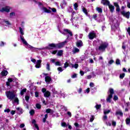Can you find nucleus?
I'll list each match as a JSON object with an SVG mask.
<instances>
[{
  "label": "nucleus",
  "instance_id": "obj_3",
  "mask_svg": "<svg viewBox=\"0 0 130 130\" xmlns=\"http://www.w3.org/2000/svg\"><path fill=\"white\" fill-rule=\"evenodd\" d=\"M6 96L9 100H13L16 98V94L14 93L13 91H8L6 92Z\"/></svg>",
  "mask_w": 130,
  "mask_h": 130
},
{
  "label": "nucleus",
  "instance_id": "obj_39",
  "mask_svg": "<svg viewBox=\"0 0 130 130\" xmlns=\"http://www.w3.org/2000/svg\"><path fill=\"white\" fill-rule=\"evenodd\" d=\"M116 114H118L119 115L122 116L123 114L122 113V112H121V111H118L116 112Z\"/></svg>",
  "mask_w": 130,
  "mask_h": 130
},
{
  "label": "nucleus",
  "instance_id": "obj_43",
  "mask_svg": "<svg viewBox=\"0 0 130 130\" xmlns=\"http://www.w3.org/2000/svg\"><path fill=\"white\" fill-rule=\"evenodd\" d=\"M113 62H114V60L111 59L108 62V64H112L113 63Z\"/></svg>",
  "mask_w": 130,
  "mask_h": 130
},
{
  "label": "nucleus",
  "instance_id": "obj_51",
  "mask_svg": "<svg viewBox=\"0 0 130 130\" xmlns=\"http://www.w3.org/2000/svg\"><path fill=\"white\" fill-rule=\"evenodd\" d=\"M11 112V110L10 109H7L4 110V112H7V113H9V112Z\"/></svg>",
  "mask_w": 130,
  "mask_h": 130
},
{
  "label": "nucleus",
  "instance_id": "obj_8",
  "mask_svg": "<svg viewBox=\"0 0 130 130\" xmlns=\"http://www.w3.org/2000/svg\"><path fill=\"white\" fill-rule=\"evenodd\" d=\"M121 14L124 16L125 17V18H127V19H129V12H125V11H122L121 12Z\"/></svg>",
  "mask_w": 130,
  "mask_h": 130
},
{
  "label": "nucleus",
  "instance_id": "obj_49",
  "mask_svg": "<svg viewBox=\"0 0 130 130\" xmlns=\"http://www.w3.org/2000/svg\"><path fill=\"white\" fill-rule=\"evenodd\" d=\"M92 92H96L97 91V88L94 87L93 88H91Z\"/></svg>",
  "mask_w": 130,
  "mask_h": 130
},
{
  "label": "nucleus",
  "instance_id": "obj_14",
  "mask_svg": "<svg viewBox=\"0 0 130 130\" xmlns=\"http://www.w3.org/2000/svg\"><path fill=\"white\" fill-rule=\"evenodd\" d=\"M76 45L77 47H82L83 46V42L82 41L79 40L77 42Z\"/></svg>",
  "mask_w": 130,
  "mask_h": 130
},
{
  "label": "nucleus",
  "instance_id": "obj_33",
  "mask_svg": "<svg viewBox=\"0 0 130 130\" xmlns=\"http://www.w3.org/2000/svg\"><path fill=\"white\" fill-rule=\"evenodd\" d=\"M126 124H129L130 123V118H127L125 120Z\"/></svg>",
  "mask_w": 130,
  "mask_h": 130
},
{
  "label": "nucleus",
  "instance_id": "obj_12",
  "mask_svg": "<svg viewBox=\"0 0 130 130\" xmlns=\"http://www.w3.org/2000/svg\"><path fill=\"white\" fill-rule=\"evenodd\" d=\"M45 81L46 83H50L52 81V79L50 76H46L45 77Z\"/></svg>",
  "mask_w": 130,
  "mask_h": 130
},
{
  "label": "nucleus",
  "instance_id": "obj_16",
  "mask_svg": "<svg viewBox=\"0 0 130 130\" xmlns=\"http://www.w3.org/2000/svg\"><path fill=\"white\" fill-rule=\"evenodd\" d=\"M114 6H115V7H116V11L117 12L120 11V8H119V5H118V4H117V3H114Z\"/></svg>",
  "mask_w": 130,
  "mask_h": 130
},
{
  "label": "nucleus",
  "instance_id": "obj_28",
  "mask_svg": "<svg viewBox=\"0 0 130 130\" xmlns=\"http://www.w3.org/2000/svg\"><path fill=\"white\" fill-rule=\"evenodd\" d=\"M61 6H62V7H65V6H67V2H66L64 0H63Z\"/></svg>",
  "mask_w": 130,
  "mask_h": 130
},
{
  "label": "nucleus",
  "instance_id": "obj_53",
  "mask_svg": "<svg viewBox=\"0 0 130 130\" xmlns=\"http://www.w3.org/2000/svg\"><path fill=\"white\" fill-rule=\"evenodd\" d=\"M15 113H16V111L12 110L11 111V114H12V115H14Z\"/></svg>",
  "mask_w": 130,
  "mask_h": 130
},
{
  "label": "nucleus",
  "instance_id": "obj_54",
  "mask_svg": "<svg viewBox=\"0 0 130 130\" xmlns=\"http://www.w3.org/2000/svg\"><path fill=\"white\" fill-rule=\"evenodd\" d=\"M67 114L70 116V117H72V113H71V112H68Z\"/></svg>",
  "mask_w": 130,
  "mask_h": 130
},
{
  "label": "nucleus",
  "instance_id": "obj_19",
  "mask_svg": "<svg viewBox=\"0 0 130 130\" xmlns=\"http://www.w3.org/2000/svg\"><path fill=\"white\" fill-rule=\"evenodd\" d=\"M63 54V50H60L58 51L57 53V55L58 56H61Z\"/></svg>",
  "mask_w": 130,
  "mask_h": 130
},
{
  "label": "nucleus",
  "instance_id": "obj_30",
  "mask_svg": "<svg viewBox=\"0 0 130 130\" xmlns=\"http://www.w3.org/2000/svg\"><path fill=\"white\" fill-rule=\"evenodd\" d=\"M4 22L5 23H6V26H9L10 25H11V23H10V22H9V21H8V20H4Z\"/></svg>",
  "mask_w": 130,
  "mask_h": 130
},
{
  "label": "nucleus",
  "instance_id": "obj_45",
  "mask_svg": "<svg viewBox=\"0 0 130 130\" xmlns=\"http://www.w3.org/2000/svg\"><path fill=\"white\" fill-rule=\"evenodd\" d=\"M116 64H120V61L119 60V59H117L116 60Z\"/></svg>",
  "mask_w": 130,
  "mask_h": 130
},
{
  "label": "nucleus",
  "instance_id": "obj_25",
  "mask_svg": "<svg viewBox=\"0 0 130 130\" xmlns=\"http://www.w3.org/2000/svg\"><path fill=\"white\" fill-rule=\"evenodd\" d=\"M46 113H53V110H51V109H48L46 110Z\"/></svg>",
  "mask_w": 130,
  "mask_h": 130
},
{
  "label": "nucleus",
  "instance_id": "obj_31",
  "mask_svg": "<svg viewBox=\"0 0 130 130\" xmlns=\"http://www.w3.org/2000/svg\"><path fill=\"white\" fill-rule=\"evenodd\" d=\"M72 68H75V69H78L79 68V64H72Z\"/></svg>",
  "mask_w": 130,
  "mask_h": 130
},
{
  "label": "nucleus",
  "instance_id": "obj_29",
  "mask_svg": "<svg viewBox=\"0 0 130 130\" xmlns=\"http://www.w3.org/2000/svg\"><path fill=\"white\" fill-rule=\"evenodd\" d=\"M74 10H75V11H77L78 10V7H79L78 6V3L74 4Z\"/></svg>",
  "mask_w": 130,
  "mask_h": 130
},
{
  "label": "nucleus",
  "instance_id": "obj_4",
  "mask_svg": "<svg viewBox=\"0 0 130 130\" xmlns=\"http://www.w3.org/2000/svg\"><path fill=\"white\" fill-rule=\"evenodd\" d=\"M99 43H101L100 46L99 47V50L100 51H105V49H106L107 46H108V44L106 43H101V41H99Z\"/></svg>",
  "mask_w": 130,
  "mask_h": 130
},
{
  "label": "nucleus",
  "instance_id": "obj_46",
  "mask_svg": "<svg viewBox=\"0 0 130 130\" xmlns=\"http://www.w3.org/2000/svg\"><path fill=\"white\" fill-rule=\"evenodd\" d=\"M55 66H59V67H60V66H61V64H60V62H59V61H57V62H55Z\"/></svg>",
  "mask_w": 130,
  "mask_h": 130
},
{
  "label": "nucleus",
  "instance_id": "obj_24",
  "mask_svg": "<svg viewBox=\"0 0 130 130\" xmlns=\"http://www.w3.org/2000/svg\"><path fill=\"white\" fill-rule=\"evenodd\" d=\"M26 91H27V89L26 88L23 89L20 92V94L21 95V96H23V95H24V94L26 93Z\"/></svg>",
  "mask_w": 130,
  "mask_h": 130
},
{
  "label": "nucleus",
  "instance_id": "obj_6",
  "mask_svg": "<svg viewBox=\"0 0 130 130\" xmlns=\"http://www.w3.org/2000/svg\"><path fill=\"white\" fill-rule=\"evenodd\" d=\"M109 93L110 94H109L108 97L107 98V102L110 103V102H111V99H112V97L114 94V90L113 89L110 88Z\"/></svg>",
  "mask_w": 130,
  "mask_h": 130
},
{
  "label": "nucleus",
  "instance_id": "obj_47",
  "mask_svg": "<svg viewBox=\"0 0 130 130\" xmlns=\"http://www.w3.org/2000/svg\"><path fill=\"white\" fill-rule=\"evenodd\" d=\"M51 53H52V54H56V52H57V50H54V51H50Z\"/></svg>",
  "mask_w": 130,
  "mask_h": 130
},
{
  "label": "nucleus",
  "instance_id": "obj_38",
  "mask_svg": "<svg viewBox=\"0 0 130 130\" xmlns=\"http://www.w3.org/2000/svg\"><path fill=\"white\" fill-rule=\"evenodd\" d=\"M69 67V63L68 62H66L65 63H64V69H67Z\"/></svg>",
  "mask_w": 130,
  "mask_h": 130
},
{
  "label": "nucleus",
  "instance_id": "obj_40",
  "mask_svg": "<svg viewBox=\"0 0 130 130\" xmlns=\"http://www.w3.org/2000/svg\"><path fill=\"white\" fill-rule=\"evenodd\" d=\"M124 76H125V74L123 73L120 75V79H123L124 78Z\"/></svg>",
  "mask_w": 130,
  "mask_h": 130
},
{
  "label": "nucleus",
  "instance_id": "obj_60",
  "mask_svg": "<svg viewBox=\"0 0 130 130\" xmlns=\"http://www.w3.org/2000/svg\"><path fill=\"white\" fill-rule=\"evenodd\" d=\"M61 125L62 126H64V127H66L67 126V123H65V122H63V123H61Z\"/></svg>",
  "mask_w": 130,
  "mask_h": 130
},
{
  "label": "nucleus",
  "instance_id": "obj_34",
  "mask_svg": "<svg viewBox=\"0 0 130 130\" xmlns=\"http://www.w3.org/2000/svg\"><path fill=\"white\" fill-rule=\"evenodd\" d=\"M29 114L30 115H34L35 114V111L34 110H31L29 111Z\"/></svg>",
  "mask_w": 130,
  "mask_h": 130
},
{
  "label": "nucleus",
  "instance_id": "obj_2",
  "mask_svg": "<svg viewBox=\"0 0 130 130\" xmlns=\"http://www.w3.org/2000/svg\"><path fill=\"white\" fill-rule=\"evenodd\" d=\"M20 39L22 41V42L23 43V44H24V45H26V48H29V49H30V50H31V51H35L36 50H41L42 49H39V48H35L34 47H32V46L29 45L28 44V43H27V41H26V40H25V39H24V37L20 36Z\"/></svg>",
  "mask_w": 130,
  "mask_h": 130
},
{
  "label": "nucleus",
  "instance_id": "obj_42",
  "mask_svg": "<svg viewBox=\"0 0 130 130\" xmlns=\"http://www.w3.org/2000/svg\"><path fill=\"white\" fill-rule=\"evenodd\" d=\"M25 100L27 102H28L29 101V99H30V96H28V95H26L25 96Z\"/></svg>",
  "mask_w": 130,
  "mask_h": 130
},
{
  "label": "nucleus",
  "instance_id": "obj_50",
  "mask_svg": "<svg viewBox=\"0 0 130 130\" xmlns=\"http://www.w3.org/2000/svg\"><path fill=\"white\" fill-rule=\"evenodd\" d=\"M58 71H59V72H62L63 71V70L62 69V68H61V67H59L57 68Z\"/></svg>",
  "mask_w": 130,
  "mask_h": 130
},
{
  "label": "nucleus",
  "instance_id": "obj_10",
  "mask_svg": "<svg viewBox=\"0 0 130 130\" xmlns=\"http://www.w3.org/2000/svg\"><path fill=\"white\" fill-rule=\"evenodd\" d=\"M102 4L104 6H109L110 5V2L108 0H102Z\"/></svg>",
  "mask_w": 130,
  "mask_h": 130
},
{
  "label": "nucleus",
  "instance_id": "obj_32",
  "mask_svg": "<svg viewBox=\"0 0 130 130\" xmlns=\"http://www.w3.org/2000/svg\"><path fill=\"white\" fill-rule=\"evenodd\" d=\"M46 69L47 71H50V65L48 63L46 65Z\"/></svg>",
  "mask_w": 130,
  "mask_h": 130
},
{
  "label": "nucleus",
  "instance_id": "obj_63",
  "mask_svg": "<svg viewBox=\"0 0 130 130\" xmlns=\"http://www.w3.org/2000/svg\"><path fill=\"white\" fill-rule=\"evenodd\" d=\"M68 11L69 12V13H72V12H73V9H72V8H69L68 9Z\"/></svg>",
  "mask_w": 130,
  "mask_h": 130
},
{
  "label": "nucleus",
  "instance_id": "obj_52",
  "mask_svg": "<svg viewBox=\"0 0 130 130\" xmlns=\"http://www.w3.org/2000/svg\"><path fill=\"white\" fill-rule=\"evenodd\" d=\"M20 128H23V127H25V124H21L20 125Z\"/></svg>",
  "mask_w": 130,
  "mask_h": 130
},
{
  "label": "nucleus",
  "instance_id": "obj_15",
  "mask_svg": "<svg viewBox=\"0 0 130 130\" xmlns=\"http://www.w3.org/2000/svg\"><path fill=\"white\" fill-rule=\"evenodd\" d=\"M13 86H19V82H18V79L14 78L13 80Z\"/></svg>",
  "mask_w": 130,
  "mask_h": 130
},
{
  "label": "nucleus",
  "instance_id": "obj_26",
  "mask_svg": "<svg viewBox=\"0 0 130 130\" xmlns=\"http://www.w3.org/2000/svg\"><path fill=\"white\" fill-rule=\"evenodd\" d=\"M19 31L20 32V36H23L24 35V30L23 29V28L19 27Z\"/></svg>",
  "mask_w": 130,
  "mask_h": 130
},
{
  "label": "nucleus",
  "instance_id": "obj_59",
  "mask_svg": "<svg viewBox=\"0 0 130 130\" xmlns=\"http://www.w3.org/2000/svg\"><path fill=\"white\" fill-rule=\"evenodd\" d=\"M127 31L128 32V35L130 36V27H128V28L127 29Z\"/></svg>",
  "mask_w": 130,
  "mask_h": 130
},
{
  "label": "nucleus",
  "instance_id": "obj_56",
  "mask_svg": "<svg viewBox=\"0 0 130 130\" xmlns=\"http://www.w3.org/2000/svg\"><path fill=\"white\" fill-rule=\"evenodd\" d=\"M92 17L94 20H97V14L93 15Z\"/></svg>",
  "mask_w": 130,
  "mask_h": 130
},
{
  "label": "nucleus",
  "instance_id": "obj_44",
  "mask_svg": "<svg viewBox=\"0 0 130 130\" xmlns=\"http://www.w3.org/2000/svg\"><path fill=\"white\" fill-rule=\"evenodd\" d=\"M113 100H114V101H116V100H118V97L116 95H114Z\"/></svg>",
  "mask_w": 130,
  "mask_h": 130
},
{
  "label": "nucleus",
  "instance_id": "obj_11",
  "mask_svg": "<svg viewBox=\"0 0 130 130\" xmlns=\"http://www.w3.org/2000/svg\"><path fill=\"white\" fill-rule=\"evenodd\" d=\"M16 110H17V113L19 115H21V114H23V112H24L23 109L21 108H17Z\"/></svg>",
  "mask_w": 130,
  "mask_h": 130
},
{
  "label": "nucleus",
  "instance_id": "obj_20",
  "mask_svg": "<svg viewBox=\"0 0 130 130\" xmlns=\"http://www.w3.org/2000/svg\"><path fill=\"white\" fill-rule=\"evenodd\" d=\"M44 97H46L47 98L49 97V96H50V92H49V91H46L44 94Z\"/></svg>",
  "mask_w": 130,
  "mask_h": 130
},
{
  "label": "nucleus",
  "instance_id": "obj_41",
  "mask_svg": "<svg viewBox=\"0 0 130 130\" xmlns=\"http://www.w3.org/2000/svg\"><path fill=\"white\" fill-rule=\"evenodd\" d=\"M94 86H95V85L94 84V83L90 82L89 83V87H90L91 88H93L94 87Z\"/></svg>",
  "mask_w": 130,
  "mask_h": 130
},
{
  "label": "nucleus",
  "instance_id": "obj_5",
  "mask_svg": "<svg viewBox=\"0 0 130 130\" xmlns=\"http://www.w3.org/2000/svg\"><path fill=\"white\" fill-rule=\"evenodd\" d=\"M59 32H60L61 33V34H63V35H67V34H69V35H68L67 36V39H70V37H72V36H73V32L70 29H64L63 31L65 32H63L60 31V30H59Z\"/></svg>",
  "mask_w": 130,
  "mask_h": 130
},
{
  "label": "nucleus",
  "instance_id": "obj_48",
  "mask_svg": "<svg viewBox=\"0 0 130 130\" xmlns=\"http://www.w3.org/2000/svg\"><path fill=\"white\" fill-rule=\"evenodd\" d=\"M14 99V102L19 103V100L18 99V98H16V96H15V98Z\"/></svg>",
  "mask_w": 130,
  "mask_h": 130
},
{
  "label": "nucleus",
  "instance_id": "obj_7",
  "mask_svg": "<svg viewBox=\"0 0 130 130\" xmlns=\"http://www.w3.org/2000/svg\"><path fill=\"white\" fill-rule=\"evenodd\" d=\"M96 34L95 32H94V31H90L88 34V38L90 39V40H92V39H94V38H96Z\"/></svg>",
  "mask_w": 130,
  "mask_h": 130
},
{
  "label": "nucleus",
  "instance_id": "obj_37",
  "mask_svg": "<svg viewBox=\"0 0 130 130\" xmlns=\"http://www.w3.org/2000/svg\"><path fill=\"white\" fill-rule=\"evenodd\" d=\"M36 107L38 109H40L41 108V105H40L39 104H37Z\"/></svg>",
  "mask_w": 130,
  "mask_h": 130
},
{
  "label": "nucleus",
  "instance_id": "obj_17",
  "mask_svg": "<svg viewBox=\"0 0 130 130\" xmlns=\"http://www.w3.org/2000/svg\"><path fill=\"white\" fill-rule=\"evenodd\" d=\"M8 74H9V72H8V71H6V70H3L1 72V75L3 77H5L6 76H7L8 75Z\"/></svg>",
  "mask_w": 130,
  "mask_h": 130
},
{
  "label": "nucleus",
  "instance_id": "obj_57",
  "mask_svg": "<svg viewBox=\"0 0 130 130\" xmlns=\"http://www.w3.org/2000/svg\"><path fill=\"white\" fill-rule=\"evenodd\" d=\"M34 126L37 129H39V127H38V125H37V124H35Z\"/></svg>",
  "mask_w": 130,
  "mask_h": 130
},
{
  "label": "nucleus",
  "instance_id": "obj_55",
  "mask_svg": "<svg viewBox=\"0 0 130 130\" xmlns=\"http://www.w3.org/2000/svg\"><path fill=\"white\" fill-rule=\"evenodd\" d=\"M112 125H113L114 126H115V125H116V122L113 121L112 122Z\"/></svg>",
  "mask_w": 130,
  "mask_h": 130
},
{
  "label": "nucleus",
  "instance_id": "obj_64",
  "mask_svg": "<svg viewBox=\"0 0 130 130\" xmlns=\"http://www.w3.org/2000/svg\"><path fill=\"white\" fill-rule=\"evenodd\" d=\"M98 12L99 13H102V9L98 8Z\"/></svg>",
  "mask_w": 130,
  "mask_h": 130
},
{
  "label": "nucleus",
  "instance_id": "obj_23",
  "mask_svg": "<svg viewBox=\"0 0 130 130\" xmlns=\"http://www.w3.org/2000/svg\"><path fill=\"white\" fill-rule=\"evenodd\" d=\"M77 52H80V50L78 48H75L73 49V53L74 54L77 53Z\"/></svg>",
  "mask_w": 130,
  "mask_h": 130
},
{
  "label": "nucleus",
  "instance_id": "obj_58",
  "mask_svg": "<svg viewBox=\"0 0 130 130\" xmlns=\"http://www.w3.org/2000/svg\"><path fill=\"white\" fill-rule=\"evenodd\" d=\"M51 10H52V11L53 13H56V9H55V8H52V9H51Z\"/></svg>",
  "mask_w": 130,
  "mask_h": 130
},
{
  "label": "nucleus",
  "instance_id": "obj_1",
  "mask_svg": "<svg viewBox=\"0 0 130 130\" xmlns=\"http://www.w3.org/2000/svg\"><path fill=\"white\" fill-rule=\"evenodd\" d=\"M66 43H67V41H64L61 43H59L58 44L52 43L48 45V47H46L45 49H53L54 48H62L64 45H66Z\"/></svg>",
  "mask_w": 130,
  "mask_h": 130
},
{
  "label": "nucleus",
  "instance_id": "obj_13",
  "mask_svg": "<svg viewBox=\"0 0 130 130\" xmlns=\"http://www.w3.org/2000/svg\"><path fill=\"white\" fill-rule=\"evenodd\" d=\"M14 79H15V78H9L8 79V82H6L7 86H10V83H12V82H13Z\"/></svg>",
  "mask_w": 130,
  "mask_h": 130
},
{
  "label": "nucleus",
  "instance_id": "obj_9",
  "mask_svg": "<svg viewBox=\"0 0 130 130\" xmlns=\"http://www.w3.org/2000/svg\"><path fill=\"white\" fill-rule=\"evenodd\" d=\"M42 60H38L36 62V64L35 66V67L37 69H39L40 68H41V62Z\"/></svg>",
  "mask_w": 130,
  "mask_h": 130
},
{
  "label": "nucleus",
  "instance_id": "obj_21",
  "mask_svg": "<svg viewBox=\"0 0 130 130\" xmlns=\"http://www.w3.org/2000/svg\"><path fill=\"white\" fill-rule=\"evenodd\" d=\"M42 9L43 10V11L45 12V13H51V11L47 9V8H46V7H43Z\"/></svg>",
  "mask_w": 130,
  "mask_h": 130
},
{
  "label": "nucleus",
  "instance_id": "obj_62",
  "mask_svg": "<svg viewBox=\"0 0 130 130\" xmlns=\"http://www.w3.org/2000/svg\"><path fill=\"white\" fill-rule=\"evenodd\" d=\"M13 16H15V13H14V12L11 13L10 15V17H12Z\"/></svg>",
  "mask_w": 130,
  "mask_h": 130
},
{
  "label": "nucleus",
  "instance_id": "obj_36",
  "mask_svg": "<svg viewBox=\"0 0 130 130\" xmlns=\"http://www.w3.org/2000/svg\"><path fill=\"white\" fill-rule=\"evenodd\" d=\"M109 112H110V110H104V114H108V113H109Z\"/></svg>",
  "mask_w": 130,
  "mask_h": 130
},
{
  "label": "nucleus",
  "instance_id": "obj_18",
  "mask_svg": "<svg viewBox=\"0 0 130 130\" xmlns=\"http://www.w3.org/2000/svg\"><path fill=\"white\" fill-rule=\"evenodd\" d=\"M110 11L111 12V13H113V12H114V6H112V5H109L108 6Z\"/></svg>",
  "mask_w": 130,
  "mask_h": 130
},
{
  "label": "nucleus",
  "instance_id": "obj_35",
  "mask_svg": "<svg viewBox=\"0 0 130 130\" xmlns=\"http://www.w3.org/2000/svg\"><path fill=\"white\" fill-rule=\"evenodd\" d=\"M84 93H87V94H89V93H90V88H87L86 90H85Z\"/></svg>",
  "mask_w": 130,
  "mask_h": 130
},
{
  "label": "nucleus",
  "instance_id": "obj_61",
  "mask_svg": "<svg viewBox=\"0 0 130 130\" xmlns=\"http://www.w3.org/2000/svg\"><path fill=\"white\" fill-rule=\"evenodd\" d=\"M80 74L81 76H84V74H85V73H84V71H80Z\"/></svg>",
  "mask_w": 130,
  "mask_h": 130
},
{
  "label": "nucleus",
  "instance_id": "obj_27",
  "mask_svg": "<svg viewBox=\"0 0 130 130\" xmlns=\"http://www.w3.org/2000/svg\"><path fill=\"white\" fill-rule=\"evenodd\" d=\"M82 11H83V13H84V14H85V15L86 16H88V11H87V9H86V8H83Z\"/></svg>",
  "mask_w": 130,
  "mask_h": 130
},
{
  "label": "nucleus",
  "instance_id": "obj_22",
  "mask_svg": "<svg viewBox=\"0 0 130 130\" xmlns=\"http://www.w3.org/2000/svg\"><path fill=\"white\" fill-rule=\"evenodd\" d=\"M2 11H4V12H7V13L10 12V8L8 7H6L5 8H3L2 9Z\"/></svg>",
  "mask_w": 130,
  "mask_h": 130
}]
</instances>
